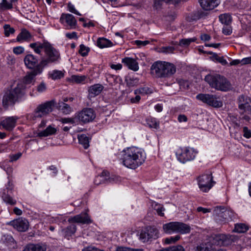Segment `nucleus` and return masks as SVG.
<instances>
[{
    "label": "nucleus",
    "mask_w": 251,
    "mask_h": 251,
    "mask_svg": "<svg viewBox=\"0 0 251 251\" xmlns=\"http://www.w3.org/2000/svg\"><path fill=\"white\" fill-rule=\"evenodd\" d=\"M47 89V86L45 82H42L37 87V91L39 93H43Z\"/></svg>",
    "instance_id": "obj_51"
},
{
    "label": "nucleus",
    "mask_w": 251,
    "mask_h": 251,
    "mask_svg": "<svg viewBox=\"0 0 251 251\" xmlns=\"http://www.w3.org/2000/svg\"><path fill=\"white\" fill-rule=\"evenodd\" d=\"M174 50L175 48L171 46L165 47L162 48V52L166 53H172L174 51Z\"/></svg>",
    "instance_id": "obj_56"
},
{
    "label": "nucleus",
    "mask_w": 251,
    "mask_h": 251,
    "mask_svg": "<svg viewBox=\"0 0 251 251\" xmlns=\"http://www.w3.org/2000/svg\"><path fill=\"white\" fill-rule=\"evenodd\" d=\"M95 118V112L91 108H84L75 113V118L77 119V121L83 124L92 122Z\"/></svg>",
    "instance_id": "obj_10"
},
{
    "label": "nucleus",
    "mask_w": 251,
    "mask_h": 251,
    "mask_svg": "<svg viewBox=\"0 0 251 251\" xmlns=\"http://www.w3.org/2000/svg\"><path fill=\"white\" fill-rule=\"evenodd\" d=\"M223 33L225 35H230L232 33V29L230 27H224L223 28Z\"/></svg>",
    "instance_id": "obj_62"
},
{
    "label": "nucleus",
    "mask_w": 251,
    "mask_h": 251,
    "mask_svg": "<svg viewBox=\"0 0 251 251\" xmlns=\"http://www.w3.org/2000/svg\"><path fill=\"white\" fill-rule=\"evenodd\" d=\"M213 57L214 60H216L217 62L221 63L223 65H226L227 64L226 60L224 58L223 56H220L215 54L213 55Z\"/></svg>",
    "instance_id": "obj_47"
},
{
    "label": "nucleus",
    "mask_w": 251,
    "mask_h": 251,
    "mask_svg": "<svg viewBox=\"0 0 251 251\" xmlns=\"http://www.w3.org/2000/svg\"><path fill=\"white\" fill-rule=\"evenodd\" d=\"M122 62L130 70L136 71L139 69L138 63L132 58L125 57L122 59Z\"/></svg>",
    "instance_id": "obj_23"
},
{
    "label": "nucleus",
    "mask_w": 251,
    "mask_h": 251,
    "mask_svg": "<svg viewBox=\"0 0 251 251\" xmlns=\"http://www.w3.org/2000/svg\"><path fill=\"white\" fill-rule=\"evenodd\" d=\"M66 36L70 39L78 38L77 33L76 32H68L66 33Z\"/></svg>",
    "instance_id": "obj_59"
},
{
    "label": "nucleus",
    "mask_w": 251,
    "mask_h": 251,
    "mask_svg": "<svg viewBox=\"0 0 251 251\" xmlns=\"http://www.w3.org/2000/svg\"><path fill=\"white\" fill-rule=\"evenodd\" d=\"M75 231L76 226L74 225H71L67 227L62 229L61 232L65 237H69L74 234Z\"/></svg>",
    "instance_id": "obj_29"
},
{
    "label": "nucleus",
    "mask_w": 251,
    "mask_h": 251,
    "mask_svg": "<svg viewBox=\"0 0 251 251\" xmlns=\"http://www.w3.org/2000/svg\"><path fill=\"white\" fill-rule=\"evenodd\" d=\"M197 38L193 37L188 39H182L179 41V45L182 47H187L189 46L192 42H195Z\"/></svg>",
    "instance_id": "obj_42"
},
{
    "label": "nucleus",
    "mask_w": 251,
    "mask_h": 251,
    "mask_svg": "<svg viewBox=\"0 0 251 251\" xmlns=\"http://www.w3.org/2000/svg\"><path fill=\"white\" fill-rule=\"evenodd\" d=\"M152 92V90L147 86L140 87L134 91V94L136 95L138 94L141 95H147L151 94Z\"/></svg>",
    "instance_id": "obj_39"
},
{
    "label": "nucleus",
    "mask_w": 251,
    "mask_h": 251,
    "mask_svg": "<svg viewBox=\"0 0 251 251\" xmlns=\"http://www.w3.org/2000/svg\"><path fill=\"white\" fill-rule=\"evenodd\" d=\"M145 159L143 152L139 148L131 147L124 151L123 163L127 168L135 169L142 165Z\"/></svg>",
    "instance_id": "obj_2"
},
{
    "label": "nucleus",
    "mask_w": 251,
    "mask_h": 251,
    "mask_svg": "<svg viewBox=\"0 0 251 251\" xmlns=\"http://www.w3.org/2000/svg\"><path fill=\"white\" fill-rule=\"evenodd\" d=\"M2 198L3 201L6 203L10 205H15L16 203V201L5 193H3Z\"/></svg>",
    "instance_id": "obj_40"
},
{
    "label": "nucleus",
    "mask_w": 251,
    "mask_h": 251,
    "mask_svg": "<svg viewBox=\"0 0 251 251\" xmlns=\"http://www.w3.org/2000/svg\"><path fill=\"white\" fill-rule=\"evenodd\" d=\"M16 1V0H10V1H8L7 0H2L0 3V10L4 11L12 9L13 8L12 3Z\"/></svg>",
    "instance_id": "obj_33"
},
{
    "label": "nucleus",
    "mask_w": 251,
    "mask_h": 251,
    "mask_svg": "<svg viewBox=\"0 0 251 251\" xmlns=\"http://www.w3.org/2000/svg\"><path fill=\"white\" fill-rule=\"evenodd\" d=\"M158 237V230L155 227L148 226L141 231L139 239L143 242H147L155 239Z\"/></svg>",
    "instance_id": "obj_11"
},
{
    "label": "nucleus",
    "mask_w": 251,
    "mask_h": 251,
    "mask_svg": "<svg viewBox=\"0 0 251 251\" xmlns=\"http://www.w3.org/2000/svg\"><path fill=\"white\" fill-rule=\"evenodd\" d=\"M170 251H184L183 247L180 245L170 247Z\"/></svg>",
    "instance_id": "obj_57"
},
{
    "label": "nucleus",
    "mask_w": 251,
    "mask_h": 251,
    "mask_svg": "<svg viewBox=\"0 0 251 251\" xmlns=\"http://www.w3.org/2000/svg\"><path fill=\"white\" fill-rule=\"evenodd\" d=\"M60 21L62 24L65 23L67 24L66 29H75L76 27V20L75 17L70 14L63 13L60 18Z\"/></svg>",
    "instance_id": "obj_16"
},
{
    "label": "nucleus",
    "mask_w": 251,
    "mask_h": 251,
    "mask_svg": "<svg viewBox=\"0 0 251 251\" xmlns=\"http://www.w3.org/2000/svg\"><path fill=\"white\" fill-rule=\"evenodd\" d=\"M29 47L33 50L35 53L38 54H41L42 50L44 51L46 57L42 58L39 65L43 70L49 64L57 63L60 59L59 51L47 41H44L42 43L36 42L31 43L29 44Z\"/></svg>",
    "instance_id": "obj_1"
},
{
    "label": "nucleus",
    "mask_w": 251,
    "mask_h": 251,
    "mask_svg": "<svg viewBox=\"0 0 251 251\" xmlns=\"http://www.w3.org/2000/svg\"><path fill=\"white\" fill-rule=\"evenodd\" d=\"M57 129L51 126H48L46 129L38 133L39 137H47L55 134Z\"/></svg>",
    "instance_id": "obj_26"
},
{
    "label": "nucleus",
    "mask_w": 251,
    "mask_h": 251,
    "mask_svg": "<svg viewBox=\"0 0 251 251\" xmlns=\"http://www.w3.org/2000/svg\"><path fill=\"white\" fill-rule=\"evenodd\" d=\"M59 121L63 124L71 123L75 124L77 122V119L75 118V115L74 118H62Z\"/></svg>",
    "instance_id": "obj_43"
},
{
    "label": "nucleus",
    "mask_w": 251,
    "mask_h": 251,
    "mask_svg": "<svg viewBox=\"0 0 251 251\" xmlns=\"http://www.w3.org/2000/svg\"><path fill=\"white\" fill-rule=\"evenodd\" d=\"M220 3V0H200L201 6L205 10H212Z\"/></svg>",
    "instance_id": "obj_21"
},
{
    "label": "nucleus",
    "mask_w": 251,
    "mask_h": 251,
    "mask_svg": "<svg viewBox=\"0 0 251 251\" xmlns=\"http://www.w3.org/2000/svg\"><path fill=\"white\" fill-rule=\"evenodd\" d=\"M19 231L24 232L27 230L29 227V223L27 220L20 218L8 223Z\"/></svg>",
    "instance_id": "obj_15"
},
{
    "label": "nucleus",
    "mask_w": 251,
    "mask_h": 251,
    "mask_svg": "<svg viewBox=\"0 0 251 251\" xmlns=\"http://www.w3.org/2000/svg\"><path fill=\"white\" fill-rule=\"evenodd\" d=\"M97 46L101 49L111 47L113 46V43L105 38H99L97 42Z\"/></svg>",
    "instance_id": "obj_28"
},
{
    "label": "nucleus",
    "mask_w": 251,
    "mask_h": 251,
    "mask_svg": "<svg viewBox=\"0 0 251 251\" xmlns=\"http://www.w3.org/2000/svg\"><path fill=\"white\" fill-rule=\"evenodd\" d=\"M103 89V86L100 84H94L89 87V93L91 97L99 95Z\"/></svg>",
    "instance_id": "obj_25"
},
{
    "label": "nucleus",
    "mask_w": 251,
    "mask_h": 251,
    "mask_svg": "<svg viewBox=\"0 0 251 251\" xmlns=\"http://www.w3.org/2000/svg\"><path fill=\"white\" fill-rule=\"evenodd\" d=\"M196 251H217V249L212 246L210 243L202 244L197 247Z\"/></svg>",
    "instance_id": "obj_32"
},
{
    "label": "nucleus",
    "mask_w": 251,
    "mask_h": 251,
    "mask_svg": "<svg viewBox=\"0 0 251 251\" xmlns=\"http://www.w3.org/2000/svg\"><path fill=\"white\" fill-rule=\"evenodd\" d=\"M90 51L89 48L85 46L83 44H81L79 46V53L82 56H86L87 55L88 52Z\"/></svg>",
    "instance_id": "obj_44"
},
{
    "label": "nucleus",
    "mask_w": 251,
    "mask_h": 251,
    "mask_svg": "<svg viewBox=\"0 0 251 251\" xmlns=\"http://www.w3.org/2000/svg\"><path fill=\"white\" fill-rule=\"evenodd\" d=\"M100 249L93 246H89L84 248L82 251H99Z\"/></svg>",
    "instance_id": "obj_63"
},
{
    "label": "nucleus",
    "mask_w": 251,
    "mask_h": 251,
    "mask_svg": "<svg viewBox=\"0 0 251 251\" xmlns=\"http://www.w3.org/2000/svg\"><path fill=\"white\" fill-rule=\"evenodd\" d=\"M180 237L179 235H176L174 237H170L167 238L165 239V243L167 244L174 243L176 241H178L180 239Z\"/></svg>",
    "instance_id": "obj_48"
},
{
    "label": "nucleus",
    "mask_w": 251,
    "mask_h": 251,
    "mask_svg": "<svg viewBox=\"0 0 251 251\" xmlns=\"http://www.w3.org/2000/svg\"><path fill=\"white\" fill-rule=\"evenodd\" d=\"M50 75L52 79H58L64 76V73L61 71L54 70L50 74Z\"/></svg>",
    "instance_id": "obj_41"
},
{
    "label": "nucleus",
    "mask_w": 251,
    "mask_h": 251,
    "mask_svg": "<svg viewBox=\"0 0 251 251\" xmlns=\"http://www.w3.org/2000/svg\"><path fill=\"white\" fill-rule=\"evenodd\" d=\"M72 79L74 82L80 83L85 80L86 76L85 75L79 76L73 75L72 76Z\"/></svg>",
    "instance_id": "obj_46"
},
{
    "label": "nucleus",
    "mask_w": 251,
    "mask_h": 251,
    "mask_svg": "<svg viewBox=\"0 0 251 251\" xmlns=\"http://www.w3.org/2000/svg\"><path fill=\"white\" fill-rule=\"evenodd\" d=\"M164 231L168 234L179 233L187 234L190 232V226L186 224L178 222H172L163 225Z\"/></svg>",
    "instance_id": "obj_6"
},
{
    "label": "nucleus",
    "mask_w": 251,
    "mask_h": 251,
    "mask_svg": "<svg viewBox=\"0 0 251 251\" xmlns=\"http://www.w3.org/2000/svg\"><path fill=\"white\" fill-rule=\"evenodd\" d=\"M244 136L247 138L251 137V131L246 126L243 127Z\"/></svg>",
    "instance_id": "obj_58"
},
{
    "label": "nucleus",
    "mask_w": 251,
    "mask_h": 251,
    "mask_svg": "<svg viewBox=\"0 0 251 251\" xmlns=\"http://www.w3.org/2000/svg\"><path fill=\"white\" fill-rule=\"evenodd\" d=\"M18 118L17 117H9L0 122V126L7 130H11L16 126Z\"/></svg>",
    "instance_id": "obj_20"
},
{
    "label": "nucleus",
    "mask_w": 251,
    "mask_h": 251,
    "mask_svg": "<svg viewBox=\"0 0 251 251\" xmlns=\"http://www.w3.org/2000/svg\"><path fill=\"white\" fill-rule=\"evenodd\" d=\"M70 223L89 224L92 222L89 216L86 213H81L69 219Z\"/></svg>",
    "instance_id": "obj_19"
},
{
    "label": "nucleus",
    "mask_w": 251,
    "mask_h": 251,
    "mask_svg": "<svg viewBox=\"0 0 251 251\" xmlns=\"http://www.w3.org/2000/svg\"><path fill=\"white\" fill-rule=\"evenodd\" d=\"M237 237L233 235L219 234L213 238V243L218 246H228L237 240Z\"/></svg>",
    "instance_id": "obj_12"
},
{
    "label": "nucleus",
    "mask_w": 251,
    "mask_h": 251,
    "mask_svg": "<svg viewBox=\"0 0 251 251\" xmlns=\"http://www.w3.org/2000/svg\"><path fill=\"white\" fill-rule=\"evenodd\" d=\"M32 37L30 33L26 29H23L17 37V41L19 42L29 41Z\"/></svg>",
    "instance_id": "obj_27"
},
{
    "label": "nucleus",
    "mask_w": 251,
    "mask_h": 251,
    "mask_svg": "<svg viewBox=\"0 0 251 251\" xmlns=\"http://www.w3.org/2000/svg\"><path fill=\"white\" fill-rule=\"evenodd\" d=\"M222 214L219 217L217 218V222L220 223H225L229 219H231L234 216L233 212L229 209L223 208Z\"/></svg>",
    "instance_id": "obj_22"
},
{
    "label": "nucleus",
    "mask_w": 251,
    "mask_h": 251,
    "mask_svg": "<svg viewBox=\"0 0 251 251\" xmlns=\"http://www.w3.org/2000/svg\"><path fill=\"white\" fill-rule=\"evenodd\" d=\"M68 10L70 12H72L79 16L81 15V14L76 10H75L74 5L70 2L68 4Z\"/></svg>",
    "instance_id": "obj_52"
},
{
    "label": "nucleus",
    "mask_w": 251,
    "mask_h": 251,
    "mask_svg": "<svg viewBox=\"0 0 251 251\" xmlns=\"http://www.w3.org/2000/svg\"><path fill=\"white\" fill-rule=\"evenodd\" d=\"M223 208H225L224 207L222 206H217L216 207L213 211L214 212V215L215 216V218L216 220L217 221V218L219 217L220 215L222 214L223 212Z\"/></svg>",
    "instance_id": "obj_49"
},
{
    "label": "nucleus",
    "mask_w": 251,
    "mask_h": 251,
    "mask_svg": "<svg viewBox=\"0 0 251 251\" xmlns=\"http://www.w3.org/2000/svg\"><path fill=\"white\" fill-rule=\"evenodd\" d=\"M199 187L203 192H207L214 185L212 174H204L198 177Z\"/></svg>",
    "instance_id": "obj_9"
},
{
    "label": "nucleus",
    "mask_w": 251,
    "mask_h": 251,
    "mask_svg": "<svg viewBox=\"0 0 251 251\" xmlns=\"http://www.w3.org/2000/svg\"><path fill=\"white\" fill-rule=\"evenodd\" d=\"M249 229L248 226L245 224L240 223L235 225L233 231L238 233H244Z\"/></svg>",
    "instance_id": "obj_36"
},
{
    "label": "nucleus",
    "mask_w": 251,
    "mask_h": 251,
    "mask_svg": "<svg viewBox=\"0 0 251 251\" xmlns=\"http://www.w3.org/2000/svg\"><path fill=\"white\" fill-rule=\"evenodd\" d=\"M13 52L16 54H21L24 51V48L21 46L16 47L13 48Z\"/></svg>",
    "instance_id": "obj_53"
},
{
    "label": "nucleus",
    "mask_w": 251,
    "mask_h": 251,
    "mask_svg": "<svg viewBox=\"0 0 251 251\" xmlns=\"http://www.w3.org/2000/svg\"><path fill=\"white\" fill-rule=\"evenodd\" d=\"M238 108L251 115V99L248 96L240 95L237 99Z\"/></svg>",
    "instance_id": "obj_14"
},
{
    "label": "nucleus",
    "mask_w": 251,
    "mask_h": 251,
    "mask_svg": "<svg viewBox=\"0 0 251 251\" xmlns=\"http://www.w3.org/2000/svg\"><path fill=\"white\" fill-rule=\"evenodd\" d=\"M195 154L192 149L187 148L179 149L176 152L178 160L183 163L194 159L195 157Z\"/></svg>",
    "instance_id": "obj_13"
},
{
    "label": "nucleus",
    "mask_w": 251,
    "mask_h": 251,
    "mask_svg": "<svg viewBox=\"0 0 251 251\" xmlns=\"http://www.w3.org/2000/svg\"><path fill=\"white\" fill-rule=\"evenodd\" d=\"M242 65L251 64V57L244 58L241 60Z\"/></svg>",
    "instance_id": "obj_64"
},
{
    "label": "nucleus",
    "mask_w": 251,
    "mask_h": 251,
    "mask_svg": "<svg viewBox=\"0 0 251 251\" xmlns=\"http://www.w3.org/2000/svg\"><path fill=\"white\" fill-rule=\"evenodd\" d=\"M135 43L136 45H137L138 46H145L150 43V41L147 40L144 41L140 40H136L135 41Z\"/></svg>",
    "instance_id": "obj_60"
},
{
    "label": "nucleus",
    "mask_w": 251,
    "mask_h": 251,
    "mask_svg": "<svg viewBox=\"0 0 251 251\" xmlns=\"http://www.w3.org/2000/svg\"><path fill=\"white\" fill-rule=\"evenodd\" d=\"M55 104V100H51L38 105L33 113L28 115L27 118L31 120H35L37 118H41L49 114L52 111Z\"/></svg>",
    "instance_id": "obj_5"
},
{
    "label": "nucleus",
    "mask_w": 251,
    "mask_h": 251,
    "mask_svg": "<svg viewBox=\"0 0 251 251\" xmlns=\"http://www.w3.org/2000/svg\"><path fill=\"white\" fill-rule=\"evenodd\" d=\"M4 30V35L6 37H8L10 34L15 32V29L10 26L9 25H5L3 26Z\"/></svg>",
    "instance_id": "obj_45"
},
{
    "label": "nucleus",
    "mask_w": 251,
    "mask_h": 251,
    "mask_svg": "<svg viewBox=\"0 0 251 251\" xmlns=\"http://www.w3.org/2000/svg\"><path fill=\"white\" fill-rule=\"evenodd\" d=\"M219 21L225 25H228L231 23L232 17L229 13H224L219 15Z\"/></svg>",
    "instance_id": "obj_30"
},
{
    "label": "nucleus",
    "mask_w": 251,
    "mask_h": 251,
    "mask_svg": "<svg viewBox=\"0 0 251 251\" xmlns=\"http://www.w3.org/2000/svg\"><path fill=\"white\" fill-rule=\"evenodd\" d=\"M204 80L211 88L218 91L226 92L232 87L230 82L224 76L219 74H208L205 76Z\"/></svg>",
    "instance_id": "obj_4"
},
{
    "label": "nucleus",
    "mask_w": 251,
    "mask_h": 251,
    "mask_svg": "<svg viewBox=\"0 0 251 251\" xmlns=\"http://www.w3.org/2000/svg\"><path fill=\"white\" fill-rule=\"evenodd\" d=\"M43 71V70L38 66L35 70L33 71L32 70L31 72L27 73L26 75L24 78V83L26 84H29L33 81H35V76L41 74Z\"/></svg>",
    "instance_id": "obj_18"
},
{
    "label": "nucleus",
    "mask_w": 251,
    "mask_h": 251,
    "mask_svg": "<svg viewBox=\"0 0 251 251\" xmlns=\"http://www.w3.org/2000/svg\"><path fill=\"white\" fill-rule=\"evenodd\" d=\"M196 99L209 106L215 108H220L223 105L222 101L219 100V98L215 95L199 94L197 95Z\"/></svg>",
    "instance_id": "obj_8"
},
{
    "label": "nucleus",
    "mask_w": 251,
    "mask_h": 251,
    "mask_svg": "<svg viewBox=\"0 0 251 251\" xmlns=\"http://www.w3.org/2000/svg\"><path fill=\"white\" fill-rule=\"evenodd\" d=\"M99 176L103 177L105 182H117L119 180L117 177H109V173L106 171H103Z\"/></svg>",
    "instance_id": "obj_38"
},
{
    "label": "nucleus",
    "mask_w": 251,
    "mask_h": 251,
    "mask_svg": "<svg viewBox=\"0 0 251 251\" xmlns=\"http://www.w3.org/2000/svg\"><path fill=\"white\" fill-rule=\"evenodd\" d=\"M24 61L26 68L32 71L35 70L40 65L38 57L32 54L26 55L24 57Z\"/></svg>",
    "instance_id": "obj_17"
},
{
    "label": "nucleus",
    "mask_w": 251,
    "mask_h": 251,
    "mask_svg": "<svg viewBox=\"0 0 251 251\" xmlns=\"http://www.w3.org/2000/svg\"><path fill=\"white\" fill-rule=\"evenodd\" d=\"M176 66L171 63L158 61L154 62L151 68V74L157 78H170L176 72Z\"/></svg>",
    "instance_id": "obj_3"
},
{
    "label": "nucleus",
    "mask_w": 251,
    "mask_h": 251,
    "mask_svg": "<svg viewBox=\"0 0 251 251\" xmlns=\"http://www.w3.org/2000/svg\"><path fill=\"white\" fill-rule=\"evenodd\" d=\"M58 106L59 109L65 115L69 114L73 111L72 108L64 102H59L58 103Z\"/></svg>",
    "instance_id": "obj_31"
},
{
    "label": "nucleus",
    "mask_w": 251,
    "mask_h": 251,
    "mask_svg": "<svg viewBox=\"0 0 251 251\" xmlns=\"http://www.w3.org/2000/svg\"><path fill=\"white\" fill-rule=\"evenodd\" d=\"M24 94L23 85L18 84L13 89L6 92L2 99V103L4 106L14 104L18 99Z\"/></svg>",
    "instance_id": "obj_7"
},
{
    "label": "nucleus",
    "mask_w": 251,
    "mask_h": 251,
    "mask_svg": "<svg viewBox=\"0 0 251 251\" xmlns=\"http://www.w3.org/2000/svg\"><path fill=\"white\" fill-rule=\"evenodd\" d=\"M126 85L129 87H134L139 84V79L137 77L128 76L126 78Z\"/></svg>",
    "instance_id": "obj_34"
},
{
    "label": "nucleus",
    "mask_w": 251,
    "mask_h": 251,
    "mask_svg": "<svg viewBox=\"0 0 251 251\" xmlns=\"http://www.w3.org/2000/svg\"><path fill=\"white\" fill-rule=\"evenodd\" d=\"M146 124L150 128L157 129L159 126V123L155 118L152 117H149L146 119Z\"/></svg>",
    "instance_id": "obj_35"
},
{
    "label": "nucleus",
    "mask_w": 251,
    "mask_h": 251,
    "mask_svg": "<svg viewBox=\"0 0 251 251\" xmlns=\"http://www.w3.org/2000/svg\"><path fill=\"white\" fill-rule=\"evenodd\" d=\"M79 142L82 145L84 148L86 149L89 147V138L85 134H82L78 137Z\"/></svg>",
    "instance_id": "obj_37"
},
{
    "label": "nucleus",
    "mask_w": 251,
    "mask_h": 251,
    "mask_svg": "<svg viewBox=\"0 0 251 251\" xmlns=\"http://www.w3.org/2000/svg\"><path fill=\"white\" fill-rule=\"evenodd\" d=\"M46 250L45 245L40 244H30L27 245L23 251H46Z\"/></svg>",
    "instance_id": "obj_24"
},
{
    "label": "nucleus",
    "mask_w": 251,
    "mask_h": 251,
    "mask_svg": "<svg viewBox=\"0 0 251 251\" xmlns=\"http://www.w3.org/2000/svg\"><path fill=\"white\" fill-rule=\"evenodd\" d=\"M157 207L155 208V210L156 211L157 213L161 216H164V213L163 212L164 211V208L160 206V205H156Z\"/></svg>",
    "instance_id": "obj_61"
},
{
    "label": "nucleus",
    "mask_w": 251,
    "mask_h": 251,
    "mask_svg": "<svg viewBox=\"0 0 251 251\" xmlns=\"http://www.w3.org/2000/svg\"><path fill=\"white\" fill-rule=\"evenodd\" d=\"M105 178L102 176H97L94 180V183L96 185H99L102 183H105Z\"/></svg>",
    "instance_id": "obj_55"
},
{
    "label": "nucleus",
    "mask_w": 251,
    "mask_h": 251,
    "mask_svg": "<svg viewBox=\"0 0 251 251\" xmlns=\"http://www.w3.org/2000/svg\"><path fill=\"white\" fill-rule=\"evenodd\" d=\"M22 156L21 152H18L14 154H11L9 155L10 161L13 162L17 160Z\"/></svg>",
    "instance_id": "obj_54"
},
{
    "label": "nucleus",
    "mask_w": 251,
    "mask_h": 251,
    "mask_svg": "<svg viewBox=\"0 0 251 251\" xmlns=\"http://www.w3.org/2000/svg\"><path fill=\"white\" fill-rule=\"evenodd\" d=\"M2 240L3 242L8 244L14 243V239L12 236L10 235H4L2 238Z\"/></svg>",
    "instance_id": "obj_50"
}]
</instances>
